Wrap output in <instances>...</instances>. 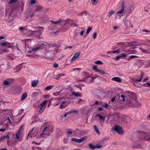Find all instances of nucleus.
Returning <instances> with one entry per match:
<instances>
[{
    "instance_id": "nucleus-18",
    "label": "nucleus",
    "mask_w": 150,
    "mask_h": 150,
    "mask_svg": "<svg viewBox=\"0 0 150 150\" xmlns=\"http://www.w3.org/2000/svg\"><path fill=\"white\" fill-rule=\"evenodd\" d=\"M39 81L38 80H33L31 82V86L33 87H35L38 84Z\"/></svg>"
},
{
    "instance_id": "nucleus-21",
    "label": "nucleus",
    "mask_w": 150,
    "mask_h": 150,
    "mask_svg": "<svg viewBox=\"0 0 150 150\" xmlns=\"http://www.w3.org/2000/svg\"><path fill=\"white\" fill-rule=\"evenodd\" d=\"M43 10V8L40 6H38L36 7L35 9V12H42Z\"/></svg>"
},
{
    "instance_id": "nucleus-7",
    "label": "nucleus",
    "mask_w": 150,
    "mask_h": 150,
    "mask_svg": "<svg viewBox=\"0 0 150 150\" xmlns=\"http://www.w3.org/2000/svg\"><path fill=\"white\" fill-rule=\"evenodd\" d=\"M53 127L52 126L50 127H46L44 128L43 129L45 135L49 136L50 135V132H52L53 129Z\"/></svg>"
},
{
    "instance_id": "nucleus-8",
    "label": "nucleus",
    "mask_w": 150,
    "mask_h": 150,
    "mask_svg": "<svg viewBox=\"0 0 150 150\" xmlns=\"http://www.w3.org/2000/svg\"><path fill=\"white\" fill-rule=\"evenodd\" d=\"M34 16V13H31L30 12H27L25 15V21H31L32 18Z\"/></svg>"
},
{
    "instance_id": "nucleus-1",
    "label": "nucleus",
    "mask_w": 150,
    "mask_h": 150,
    "mask_svg": "<svg viewBox=\"0 0 150 150\" xmlns=\"http://www.w3.org/2000/svg\"><path fill=\"white\" fill-rule=\"evenodd\" d=\"M122 94V102L125 100L129 105L132 107L140 105V103L136 100V94L133 92L126 91Z\"/></svg>"
},
{
    "instance_id": "nucleus-50",
    "label": "nucleus",
    "mask_w": 150,
    "mask_h": 150,
    "mask_svg": "<svg viewBox=\"0 0 150 150\" xmlns=\"http://www.w3.org/2000/svg\"><path fill=\"white\" fill-rule=\"evenodd\" d=\"M96 35H97L96 33L95 32L93 33V38L95 40L96 39Z\"/></svg>"
},
{
    "instance_id": "nucleus-36",
    "label": "nucleus",
    "mask_w": 150,
    "mask_h": 150,
    "mask_svg": "<svg viewBox=\"0 0 150 150\" xmlns=\"http://www.w3.org/2000/svg\"><path fill=\"white\" fill-rule=\"evenodd\" d=\"M73 113H78V111L76 110H73L68 112V114H69Z\"/></svg>"
},
{
    "instance_id": "nucleus-33",
    "label": "nucleus",
    "mask_w": 150,
    "mask_h": 150,
    "mask_svg": "<svg viewBox=\"0 0 150 150\" xmlns=\"http://www.w3.org/2000/svg\"><path fill=\"white\" fill-rule=\"evenodd\" d=\"M53 87L52 85H50L46 87L45 88V89L46 91H48L51 89H52Z\"/></svg>"
},
{
    "instance_id": "nucleus-27",
    "label": "nucleus",
    "mask_w": 150,
    "mask_h": 150,
    "mask_svg": "<svg viewBox=\"0 0 150 150\" xmlns=\"http://www.w3.org/2000/svg\"><path fill=\"white\" fill-rule=\"evenodd\" d=\"M145 75L144 73L141 72V76H140V78L139 79H136V81L138 82H140L143 78V76H144Z\"/></svg>"
},
{
    "instance_id": "nucleus-6",
    "label": "nucleus",
    "mask_w": 150,
    "mask_h": 150,
    "mask_svg": "<svg viewBox=\"0 0 150 150\" xmlns=\"http://www.w3.org/2000/svg\"><path fill=\"white\" fill-rule=\"evenodd\" d=\"M38 28L42 29V30H39L37 31L29 30L28 32L33 35L35 38L40 39V35L42 33V31L44 30V28L42 27H39Z\"/></svg>"
},
{
    "instance_id": "nucleus-13",
    "label": "nucleus",
    "mask_w": 150,
    "mask_h": 150,
    "mask_svg": "<svg viewBox=\"0 0 150 150\" xmlns=\"http://www.w3.org/2000/svg\"><path fill=\"white\" fill-rule=\"evenodd\" d=\"M124 22L125 26L128 29L130 28L131 27H132V26H131L130 21L128 20L127 19H125Z\"/></svg>"
},
{
    "instance_id": "nucleus-46",
    "label": "nucleus",
    "mask_w": 150,
    "mask_h": 150,
    "mask_svg": "<svg viewBox=\"0 0 150 150\" xmlns=\"http://www.w3.org/2000/svg\"><path fill=\"white\" fill-rule=\"evenodd\" d=\"M119 50H114L112 51V52H109L108 53H110L112 52L113 53H119Z\"/></svg>"
},
{
    "instance_id": "nucleus-23",
    "label": "nucleus",
    "mask_w": 150,
    "mask_h": 150,
    "mask_svg": "<svg viewBox=\"0 0 150 150\" xmlns=\"http://www.w3.org/2000/svg\"><path fill=\"white\" fill-rule=\"evenodd\" d=\"M65 75V74H60L56 76L55 79L58 80L60 78H63Z\"/></svg>"
},
{
    "instance_id": "nucleus-56",
    "label": "nucleus",
    "mask_w": 150,
    "mask_h": 150,
    "mask_svg": "<svg viewBox=\"0 0 150 150\" xmlns=\"http://www.w3.org/2000/svg\"><path fill=\"white\" fill-rule=\"evenodd\" d=\"M60 91L57 92L56 93H54L53 95L55 96H58L59 95Z\"/></svg>"
},
{
    "instance_id": "nucleus-31",
    "label": "nucleus",
    "mask_w": 150,
    "mask_h": 150,
    "mask_svg": "<svg viewBox=\"0 0 150 150\" xmlns=\"http://www.w3.org/2000/svg\"><path fill=\"white\" fill-rule=\"evenodd\" d=\"M27 94L26 93H24L22 97L21 100H23L25 99L27 97Z\"/></svg>"
},
{
    "instance_id": "nucleus-63",
    "label": "nucleus",
    "mask_w": 150,
    "mask_h": 150,
    "mask_svg": "<svg viewBox=\"0 0 150 150\" xmlns=\"http://www.w3.org/2000/svg\"><path fill=\"white\" fill-rule=\"evenodd\" d=\"M116 13L118 15L122 13V9H121L120 11L117 12Z\"/></svg>"
},
{
    "instance_id": "nucleus-41",
    "label": "nucleus",
    "mask_w": 150,
    "mask_h": 150,
    "mask_svg": "<svg viewBox=\"0 0 150 150\" xmlns=\"http://www.w3.org/2000/svg\"><path fill=\"white\" fill-rule=\"evenodd\" d=\"M38 95V93L37 92H34L32 94V96L33 97H35L37 96Z\"/></svg>"
},
{
    "instance_id": "nucleus-25",
    "label": "nucleus",
    "mask_w": 150,
    "mask_h": 150,
    "mask_svg": "<svg viewBox=\"0 0 150 150\" xmlns=\"http://www.w3.org/2000/svg\"><path fill=\"white\" fill-rule=\"evenodd\" d=\"M72 95H74V96L76 97H81V93H79L77 92H72Z\"/></svg>"
},
{
    "instance_id": "nucleus-15",
    "label": "nucleus",
    "mask_w": 150,
    "mask_h": 150,
    "mask_svg": "<svg viewBox=\"0 0 150 150\" xmlns=\"http://www.w3.org/2000/svg\"><path fill=\"white\" fill-rule=\"evenodd\" d=\"M143 66L145 68H148L150 66V60H146L144 61Z\"/></svg>"
},
{
    "instance_id": "nucleus-45",
    "label": "nucleus",
    "mask_w": 150,
    "mask_h": 150,
    "mask_svg": "<svg viewBox=\"0 0 150 150\" xmlns=\"http://www.w3.org/2000/svg\"><path fill=\"white\" fill-rule=\"evenodd\" d=\"M93 69L96 72H97L98 69L97 68V66L95 65L93 66Z\"/></svg>"
},
{
    "instance_id": "nucleus-48",
    "label": "nucleus",
    "mask_w": 150,
    "mask_h": 150,
    "mask_svg": "<svg viewBox=\"0 0 150 150\" xmlns=\"http://www.w3.org/2000/svg\"><path fill=\"white\" fill-rule=\"evenodd\" d=\"M81 29H83V30L80 33V35L81 36H82L84 33L85 32L84 28L83 27H82L81 28Z\"/></svg>"
},
{
    "instance_id": "nucleus-60",
    "label": "nucleus",
    "mask_w": 150,
    "mask_h": 150,
    "mask_svg": "<svg viewBox=\"0 0 150 150\" xmlns=\"http://www.w3.org/2000/svg\"><path fill=\"white\" fill-rule=\"evenodd\" d=\"M47 102V101L45 100V101H44L43 103H41V106H44L46 103Z\"/></svg>"
},
{
    "instance_id": "nucleus-2",
    "label": "nucleus",
    "mask_w": 150,
    "mask_h": 150,
    "mask_svg": "<svg viewBox=\"0 0 150 150\" xmlns=\"http://www.w3.org/2000/svg\"><path fill=\"white\" fill-rule=\"evenodd\" d=\"M131 43L129 42H122V49L126 53H122V63H125L127 62L124 61V59L127 61L129 60L132 59L137 58L138 57L136 55H132L129 56L130 54H135L131 53L130 50L131 49H135L136 47H133Z\"/></svg>"
},
{
    "instance_id": "nucleus-20",
    "label": "nucleus",
    "mask_w": 150,
    "mask_h": 150,
    "mask_svg": "<svg viewBox=\"0 0 150 150\" xmlns=\"http://www.w3.org/2000/svg\"><path fill=\"white\" fill-rule=\"evenodd\" d=\"M7 143L8 146L13 147L14 145L16 144V142L11 141H7Z\"/></svg>"
},
{
    "instance_id": "nucleus-3",
    "label": "nucleus",
    "mask_w": 150,
    "mask_h": 150,
    "mask_svg": "<svg viewBox=\"0 0 150 150\" xmlns=\"http://www.w3.org/2000/svg\"><path fill=\"white\" fill-rule=\"evenodd\" d=\"M142 140L150 141V133L142 132L140 133L138 137H133L132 139V140L135 143H137Z\"/></svg>"
},
{
    "instance_id": "nucleus-55",
    "label": "nucleus",
    "mask_w": 150,
    "mask_h": 150,
    "mask_svg": "<svg viewBox=\"0 0 150 150\" xmlns=\"http://www.w3.org/2000/svg\"><path fill=\"white\" fill-rule=\"evenodd\" d=\"M43 106H41L40 108V110L39 111V112L40 113H42L43 112V110H42L43 108Z\"/></svg>"
},
{
    "instance_id": "nucleus-62",
    "label": "nucleus",
    "mask_w": 150,
    "mask_h": 150,
    "mask_svg": "<svg viewBox=\"0 0 150 150\" xmlns=\"http://www.w3.org/2000/svg\"><path fill=\"white\" fill-rule=\"evenodd\" d=\"M122 57L121 54H120L119 56H117L116 57V60H118L120 57Z\"/></svg>"
},
{
    "instance_id": "nucleus-37",
    "label": "nucleus",
    "mask_w": 150,
    "mask_h": 150,
    "mask_svg": "<svg viewBox=\"0 0 150 150\" xmlns=\"http://www.w3.org/2000/svg\"><path fill=\"white\" fill-rule=\"evenodd\" d=\"M92 27H88L87 29L86 32V34H88L92 30Z\"/></svg>"
},
{
    "instance_id": "nucleus-14",
    "label": "nucleus",
    "mask_w": 150,
    "mask_h": 150,
    "mask_svg": "<svg viewBox=\"0 0 150 150\" xmlns=\"http://www.w3.org/2000/svg\"><path fill=\"white\" fill-rule=\"evenodd\" d=\"M86 137H84L80 139H78L75 138H73L71 139V141H74L76 142L81 143L83 141L86 139Z\"/></svg>"
},
{
    "instance_id": "nucleus-16",
    "label": "nucleus",
    "mask_w": 150,
    "mask_h": 150,
    "mask_svg": "<svg viewBox=\"0 0 150 150\" xmlns=\"http://www.w3.org/2000/svg\"><path fill=\"white\" fill-rule=\"evenodd\" d=\"M81 54V52L80 51H78L77 52L75 53L73 57L71 59L72 61L76 59Z\"/></svg>"
},
{
    "instance_id": "nucleus-43",
    "label": "nucleus",
    "mask_w": 150,
    "mask_h": 150,
    "mask_svg": "<svg viewBox=\"0 0 150 150\" xmlns=\"http://www.w3.org/2000/svg\"><path fill=\"white\" fill-rule=\"evenodd\" d=\"M94 62L95 64H103V62L99 60L96 61H95Z\"/></svg>"
},
{
    "instance_id": "nucleus-53",
    "label": "nucleus",
    "mask_w": 150,
    "mask_h": 150,
    "mask_svg": "<svg viewBox=\"0 0 150 150\" xmlns=\"http://www.w3.org/2000/svg\"><path fill=\"white\" fill-rule=\"evenodd\" d=\"M47 44L46 43H45V44L42 43V45H40V46H43L44 48L46 47L47 46Z\"/></svg>"
},
{
    "instance_id": "nucleus-11",
    "label": "nucleus",
    "mask_w": 150,
    "mask_h": 150,
    "mask_svg": "<svg viewBox=\"0 0 150 150\" xmlns=\"http://www.w3.org/2000/svg\"><path fill=\"white\" fill-rule=\"evenodd\" d=\"M34 128H35V127H33L29 131V132L28 134V136L30 134V135L31 136V137L33 136V137H35L37 136L38 134V131H39L38 129H36L35 130V131L34 132L32 133V132L34 130Z\"/></svg>"
},
{
    "instance_id": "nucleus-9",
    "label": "nucleus",
    "mask_w": 150,
    "mask_h": 150,
    "mask_svg": "<svg viewBox=\"0 0 150 150\" xmlns=\"http://www.w3.org/2000/svg\"><path fill=\"white\" fill-rule=\"evenodd\" d=\"M112 129L115 131L120 134H122V127L120 126H118L117 125H116L114 127L112 128Z\"/></svg>"
},
{
    "instance_id": "nucleus-61",
    "label": "nucleus",
    "mask_w": 150,
    "mask_h": 150,
    "mask_svg": "<svg viewBox=\"0 0 150 150\" xmlns=\"http://www.w3.org/2000/svg\"><path fill=\"white\" fill-rule=\"evenodd\" d=\"M87 131L86 130H84L82 131L81 133L84 134H86L87 133Z\"/></svg>"
},
{
    "instance_id": "nucleus-34",
    "label": "nucleus",
    "mask_w": 150,
    "mask_h": 150,
    "mask_svg": "<svg viewBox=\"0 0 150 150\" xmlns=\"http://www.w3.org/2000/svg\"><path fill=\"white\" fill-rule=\"evenodd\" d=\"M97 72H98L101 74H105V72L103 70H100L98 69Z\"/></svg>"
},
{
    "instance_id": "nucleus-35",
    "label": "nucleus",
    "mask_w": 150,
    "mask_h": 150,
    "mask_svg": "<svg viewBox=\"0 0 150 150\" xmlns=\"http://www.w3.org/2000/svg\"><path fill=\"white\" fill-rule=\"evenodd\" d=\"M36 3L35 0H30L29 2V3L32 5L35 4Z\"/></svg>"
},
{
    "instance_id": "nucleus-59",
    "label": "nucleus",
    "mask_w": 150,
    "mask_h": 150,
    "mask_svg": "<svg viewBox=\"0 0 150 150\" xmlns=\"http://www.w3.org/2000/svg\"><path fill=\"white\" fill-rule=\"evenodd\" d=\"M99 118L100 120H102L103 121H104L105 120V117L103 116L100 115V117H99Z\"/></svg>"
},
{
    "instance_id": "nucleus-51",
    "label": "nucleus",
    "mask_w": 150,
    "mask_h": 150,
    "mask_svg": "<svg viewBox=\"0 0 150 150\" xmlns=\"http://www.w3.org/2000/svg\"><path fill=\"white\" fill-rule=\"evenodd\" d=\"M11 117L9 116H8L7 117V120L9 122V123L11 124H12V122L11 120H10Z\"/></svg>"
},
{
    "instance_id": "nucleus-58",
    "label": "nucleus",
    "mask_w": 150,
    "mask_h": 150,
    "mask_svg": "<svg viewBox=\"0 0 150 150\" xmlns=\"http://www.w3.org/2000/svg\"><path fill=\"white\" fill-rule=\"evenodd\" d=\"M25 29L23 27H20L19 28V30L21 32H22Z\"/></svg>"
},
{
    "instance_id": "nucleus-47",
    "label": "nucleus",
    "mask_w": 150,
    "mask_h": 150,
    "mask_svg": "<svg viewBox=\"0 0 150 150\" xmlns=\"http://www.w3.org/2000/svg\"><path fill=\"white\" fill-rule=\"evenodd\" d=\"M102 146L100 144H97L95 146V149H99L102 147Z\"/></svg>"
},
{
    "instance_id": "nucleus-5",
    "label": "nucleus",
    "mask_w": 150,
    "mask_h": 150,
    "mask_svg": "<svg viewBox=\"0 0 150 150\" xmlns=\"http://www.w3.org/2000/svg\"><path fill=\"white\" fill-rule=\"evenodd\" d=\"M134 8L133 6L130 7L129 6H124L123 3L122 2V16L125 18H126L128 15L133 12Z\"/></svg>"
},
{
    "instance_id": "nucleus-26",
    "label": "nucleus",
    "mask_w": 150,
    "mask_h": 150,
    "mask_svg": "<svg viewBox=\"0 0 150 150\" xmlns=\"http://www.w3.org/2000/svg\"><path fill=\"white\" fill-rule=\"evenodd\" d=\"M47 18L45 16H43V17H41L40 18V20H41V21L42 22H44L46 21H47Z\"/></svg>"
},
{
    "instance_id": "nucleus-54",
    "label": "nucleus",
    "mask_w": 150,
    "mask_h": 150,
    "mask_svg": "<svg viewBox=\"0 0 150 150\" xmlns=\"http://www.w3.org/2000/svg\"><path fill=\"white\" fill-rule=\"evenodd\" d=\"M71 25L73 26L76 27H78L79 26V25L78 24H76V23H72Z\"/></svg>"
},
{
    "instance_id": "nucleus-17",
    "label": "nucleus",
    "mask_w": 150,
    "mask_h": 150,
    "mask_svg": "<svg viewBox=\"0 0 150 150\" xmlns=\"http://www.w3.org/2000/svg\"><path fill=\"white\" fill-rule=\"evenodd\" d=\"M64 21V20L62 19L61 18H59L57 21H54L51 20L50 22L54 24H57L60 23H62Z\"/></svg>"
},
{
    "instance_id": "nucleus-4",
    "label": "nucleus",
    "mask_w": 150,
    "mask_h": 150,
    "mask_svg": "<svg viewBox=\"0 0 150 150\" xmlns=\"http://www.w3.org/2000/svg\"><path fill=\"white\" fill-rule=\"evenodd\" d=\"M150 50V46L144 44L142 45L141 47H136L135 49H131V53L139 54L141 51L142 53H149L148 51Z\"/></svg>"
},
{
    "instance_id": "nucleus-44",
    "label": "nucleus",
    "mask_w": 150,
    "mask_h": 150,
    "mask_svg": "<svg viewBox=\"0 0 150 150\" xmlns=\"http://www.w3.org/2000/svg\"><path fill=\"white\" fill-rule=\"evenodd\" d=\"M9 81L7 80H5L3 82V84L4 85H8L9 84Z\"/></svg>"
},
{
    "instance_id": "nucleus-24",
    "label": "nucleus",
    "mask_w": 150,
    "mask_h": 150,
    "mask_svg": "<svg viewBox=\"0 0 150 150\" xmlns=\"http://www.w3.org/2000/svg\"><path fill=\"white\" fill-rule=\"evenodd\" d=\"M66 102H62L61 105H60V108L62 109L65 108L67 106V105L66 104Z\"/></svg>"
},
{
    "instance_id": "nucleus-32",
    "label": "nucleus",
    "mask_w": 150,
    "mask_h": 150,
    "mask_svg": "<svg viewBox=\"0 0 150 150\" xmlns=\"http://www.w3.org/2000/svg\"><path fill=\"white\" fill-rule=\"evenodd\" d=\"M91 3L93 5H96L98 3V1L96 0H91Z\"/></svg>"
},
{
    "instance_id": "nucleus-22",
    "label": "nucleus",
    "mask_w": 150,
    "mask_h": 150,
    "mask_svg": "<svg viewBox=\"0 0 150 150\" xmlns=\"http://www.w3.org/2000/svg\"><path fill=\"white\" fill-rule=\"evenodd\" d=\"M111 80L112 81H115L118 82H120L122 81L121 79L119 77H115L112 78L111 79Z\"/></svg>"
},
{
    "instance_id": "nucleus-38",
    "label": "nucleus",
    "mask_w": 150,
    "mask_h": 150,
    "mask_svg": "<svg viewBox=\"0 0 150 150\" xmlns=\"http://www.w3.org/2000/svg\"><path fill=\"white\" fill-rule=\"evenodd\" d=\"M88 146L90 148L92 149H95V146H94L91 144H89Z\"/></svg>"
},
{
    "instance_id": "nucleus-52",
    "label": "nucleus",
    "mask_w": 150,
    "mask_h": 150,
    "mask_svg": "<svg viewBox=\"0 0 150 150\" xmlns=\"http://www.w3.org/2000/svg\"><path fill=\"white\" fill-rule=\"evenodd\" d=\"M143 85L144 86H146L145 85H147L148 86H150V81H148L146 83L144 84Z\"/></svg>"
},
{
    "instance_id": "nucleus-40",
    "label": "nucleus",
    "mask_w": 150,
    "mask_h": 150,
    "mask_svg": "<svg viewBox=\"0 0 150 150\" xmlns=\"http://www.w3.org/2000/svg\"><path fill=\"white\" fill-rule=\"evenodd\" d=\"M6 138L7 139H9V136L8 135H4L3 136H2L1 137V141L3 140L4 139H5Z\"/></svg>"
},
{
    "instance_id": "nucleus-19",
    "label": "nucleus",
    "mask_w": 150,
    "mask_h": 150,
    "mask_svg": "<svg viewBox=\"0 0 150 150\" xmlns=\"http://www.w3.org/2000/svg\"><path fill=\"white\" fill-rule=\"evenodd\" d=\"M57 52V51L55 50L54 51L49 50L47 51V52L48 53L49 55L50 56H51L55 55Z\"/></svg>"
},
{
    "instance_id": "nucleus-42",
    "label": "nucleus",
    "mask_w": 150,
    "mask_h": 150,
    "mask_svg": "<svg viewBox=\"0 0 150 150\" xmlns=\"http://www.w3.org/2000/svg\"><path fill=\"white\" fill-rule=\"evenodd\" d=\"M17 0H10V1L8 3V4H12L16 3Z\"/></svg>"
},
{
    "instance_id": "nucleus-49",
    "label": "nucleus",
    "mask_w": 150,
    "mask_h": 150,
    "mask_svg": "<svg viewBox=\"0 0 150 150\" xmlns=\"http://www.w3.org/2000/svg\"><path fill=\"white\" fill-rule=\"evenodd\" d=\"M20 133L19 132H17L16 134L15 137L16 139H19L20 137Z\"/></svg>"
},
{
    "instance_id": "nucleus-12",
    "label": "nucleus",
    "mask_w": 150,
    "mask_h": 150,
    "mask_svg": "<svg viewBox=\"0 0 150 150\" xmlns=\"http://www.w3.org/2000/svg\"><path fill=\"white\" fill-rule=\"evenodd\" d=\"M131 120L129 117L126 115H122V124H125V125H126V124L130 122Z\"/></svg>"
},
{
    "instance_id": "nucleus-28",
    "label": "nucleus",
    "mask_w": 150,
    "mask_h": 150,
    "mask_svg": "<svg viewBox=\"0 0 150 150\" xmlns=\"http://www.w3.org/2000/svg\"><path fill=\"white\" fill-rule=\"evenodd\" d=\"M93 127L95 131L98 135H99L100 134V131L98 129L96 125H94L93 126Z\"/></svg>"
},
{
    "instance_id": "nucleus-30",
    "label": "nucleus",
    "mask_w": 150,
    "mask_h": 150,
    "mask_svg": "<svg viewBox=\"0 0 150 150\" xmlns=\"http://www.w3.org/2000/svg\"><path fill=\"white\" fill-rule=\"evenodd\" d=\"M10 43L8 42H3L1 44V45L2 47H4L7 45L9 44Z\"/></svg>"
},
{
    "instance_id": "nucleus-64",
    "label": "nucleus",
    "mask_w": 150,
    "mask_h": 150,
    "mask_svg": "<svg viewBox=\"0 0 150 150\" xmlns=\"http://www.w3.org/2000/svg\"><path fill=\"white\" fill-rule=\"evenodd\" d=\"M58 66V64L56 63H55L53 64V67L54 68L57 67Z\"/></svg>"
},
{
    "instance_id": "nucleus-29",
    "label": "nucleus",
    "mask_w": 150,
    "mask_h": 150,
    "mask_svg": "<svg viewBox=\"0 0 150 150\" xmlns=\"http://www.w3.org/2000/svg\"><path fill=\"white\" fill-rule=\"evenodd\" d=\"M115 13V11L113 10H111L109 11L108 14V16L109 18L110 16Z\"/></svg>"
},
{
    "instance_id": "nucleus-57",
    "label": "nucleus",
    "mask_w": 150,
    "mask_h": 150,
    "mask_svg": "<svg viewBox=\"0 0 150 150\" xmlns=\"http://www.w3.org/2000/svg\"><path fill=\"white\" fill-rule=\"evenodd\" d=\"M69 114H68V112H66L64 115H61L60 116V117L61 118H63V117H67V115Z\"/></svg>"
},
{
    "instance_id": "nucleus-10",
    "label": "nucleus",
    "mask_w": 150,
    "mask_h": 150,
    "mask_svg": "<svg viewBox=\"0 0 150 150\" xmlns=\"http://www.w3.org/2000/svg\"><path fill=\"white\" fill-rule=\"evenodd\" d=\"M44 48V47L43 46H39L36 47H32L30 48V50L28 51V53H30L32 52L35 53L38 50L42 49Z\"/></svg>"
},
{
    "instance_id": "nucleus-39",
    "label": "nucleus",
    "mask_w": 150,
    "mask_h": 150,
    "mask_svg": "<svg viewBox=\"0 0 150 150\" xmlns=\"http://www.w3.org/2000/svg\"><path fill=\"white\" fill-rule=\"evenodd\" d=\"M131 147L132 148V149H138L139 148H140L141 147V146L140 145H139L138 146H137V145H132L131 146Z\"/></svg>"
}]
</instances>
